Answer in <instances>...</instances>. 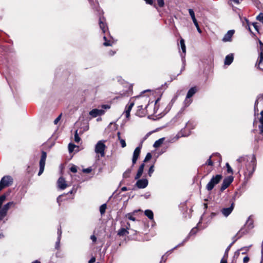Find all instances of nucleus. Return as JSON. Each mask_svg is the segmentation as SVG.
<instances>
[{"label":"nucleus","instance_id":"f257e3e1","mask_svg":"<svg viewBox=\"0 0 263 263\" xmlns=\"http://www.w3.org/2000/svg\"><path fill=\"white\" fill-rule=\"evenodd\" d=\"M6 198V195L3 194L0 196V220H2L7 215V212L11 206H14L15 203L13 202H9L2 206L3 202Z\"/></svg>","mask_w":263,"mask_h":263},{"label":"nucleus","instance_id":"f03ea898","mask_svg":"<svg viewBox=\"0 0 263 263\" xmlns=\"http://www.w3.org/2000/svg\"><path fill=\"white\" fill-rule=\"evenodd\" d=\"M253 219L252 218V216H250L243 227L235 235V237H238V238H241L244 235L249 233V232L254 228L253 225Z\"/></svg>","mask_w":263,"mask_h":263},{"label":"nucleus","instance_id":"7ed1b4c3","mask_svg":"<svg viewBox=\"0 0 263 263\" xmlns=\"http://www.w3.org/2000/svg\"><path fill=\"white\" fill-rule=\"evenodd\" d=\"M256 166V158L255 156H252L250 162L246 164V169L244 171V175L245 178L249 179L252 176Z\"/></svg>","mask_w":263,"mask_h":263},{"label":"nucleus","instance_id":"20e7f679","mask_svg":"<svg viewBox=\"0 0 263 263\" xmlns=\"http://www.w3.org/2000/svg\"><path fill=\"white\" fill-rule=\"evenodd\" d=\"M222 179V176L220 174L213 176L206 186V190L209 191H211L215 185L219 183Z\"/></svg>","mask_w":263,"mask_h":263},{"label":"nucleus","instance_id":"39448f33","mask_svg":"<svg viewBox=\"0 0 263 263\" xmlns=\"http://www.w3.org/2000/svg\"><path fill=\"white\" fill-rule=\"evenodd\" d=\"M13 182V179L10 176H4L0 181V192L4 188L11 185Z\"/></svg>","mask_w":263,"mask_h":263},{"label":"nucleus","instance_id":"423d86ee","mask_svg":"<svg viewBox=\"0 0 263 263\" xmlns=\"http://www.w3.org/2000/svg\"><path fill=\"white\" fill-rule=\"evenodd\" d=\"M106 146L104 143V141H99L95 146V152L97 154H100L101 157L105 156V149Z\"/></svg>","mask_w":263,"mask_h":263},{"label":"nucleus","instance_id":"0eeeda50","mask_svg":"<svg viewBox=\"0 0 263 263\" xmlns=\"http://www.w3.org/2000/svg\"><path fill=\"white\" fill-rule=\"evenodd\" d=\"M47 158V154L45 152L42 151L41 159L39 162L40 170L38 175L40 176L43 173L45 165V161Z\"/></svg>","mask_w":263,"mask_h":263},{"label":"nucleus","instance_id":"6e6552de","mask_svg":"<svg viewBox=\"0 0 263 263\" xmlns=\"http://www.w3.org/2000/svg\"><path fill=\"white\" fill-rule=\"evenodd\" d=\"M233 181V177L232 176H229L226 178H225L222 182V183L221 184V187H220V191H223L224 190H226L232 182Z\"/></svg>","mask_w":263,"mask_h":263},{"label":"nucleus","instance_id":"1a4fd4ad","mask_svg":"<svg viewBox=\"0 0 263 263\" xmlns=\"http://www.w3.org/2000/svg\"><path fill=\"white\" fill-rule=\"evenodd\" d=\"M141 146H142V145L141 146L137 147L135 148V149L134 150V152L133 153V158H132L133 165H134L136 163V162L139 157Z\"/></svg>","mask_w":263,"mask_h":263},{"label":"nucleus","instance_id":"9d476101","mask_svg":"<svg viewBox=\"0 0 263 263\" xmlns=\"http://www.w3.org/2000/svg\"><path fill=\"white\" fill-rule=\"evenodd\" d=\"M189 14H190V16L192 17V19L193 20V22L195 26H196V27L197 28V30L198 32L199 33H201V30L200 29V28L199 27V26L198 25V23L197 22V21L196 18H195V13H194V12L193 10L192 9H189Z\"/></svg>","mask_w":263,"mask_h":263},{"label":"nucleus","instance_id":"9b49d317","mask_svg":"<svg viewBox=\"0 0 263 263\" xmlns=\"http://www.w3.org/2000/svg\"><path fill=\"white\" fill-rule=\"evenodd\" d=\"M234 208V203L232 202L229 208H223L221 210V212L225 217H228L233 211Z\"/></svg>","mask_w":263,"mask_h":263},{"label":"nucleus","instance_id":"f8f14e48","mask_svg":"<svg viewBox=\"0 0 263 263\" xmlns=\"http://www.w3.org/2000/svg\"><path fill=\"white\" fill-rule=\"evenodd\" d=\"M105 113V111L103 109H93L89 112V115L95 118L98 116H102L104 115Z\"/></svg>","mask_w":263,"mask_h":263},{"label":"nucleus","instance_id":"ddd939ff","mask_svg":"<svg viewBox=\"0 0 263 263\" xmlns=\"http://www.w3.org/2000/svg\"><path fill=\"white\" fill-rule=\"evenodd\" d=\"M136 185L139 189L145 188L148 185V180L146 179H139Z\"/></svg>","mask_w":263,"mask_h":263},{"label":"nucleus","instance_id":"4468645a","mask_svg":"<svg viewBox=\"0 0 263 263\" xmlns=\"http://www.w3.org/2000/svg\"><path fill=\"white\" fill-rule=\"evenodd\" d=\"M58 186L61 190H64L68 186L66 183L65 179L63 177H60L57 181Z\"/></svg>","mask_w":263,"mask_h":263},{"label":"nucleus","instance_id":"2eb2a0df","mask_svg":"<svg viewBox=\"0 0 263 263\" xmlns=\"http://www.w3.org/2000/svg\"><path fill=\"white\" fill-rule=\"evenodd\" d=\"M62 229L61 227L60 226L59 228L58 229V238H57V241L55 242V248L57 250H59L60 247V241L61 239L62 236Z\"/></svg>","mask_w":263,"mask_h":263},{"label":"nucleus","instance_id":"dca6fc26","mask_svg":"<svg viewBox=\"0 0 263 263\" xmlns=\"http://www.w3.org/2000/svg\"><path fill=\"white\" fill-rule=\"evenodd\" d=\"M234 33V30H231L227 32V33L224 35L222 39V41L224 42H230L231 41L232 37L233 36Z\"/></svg>","mask_w":263,"mask_h":263},{"label":"nucleus","instance_id":"f3484780","mask_svg":"<svg viewBox=\"0 0 263 263\" xmlns=\"http://www.w3.org/2000/svg\"><path fill=\"white\" fill-rule=\"evenodd\" d=\"M105 19L103 17H100L99 18V26L102 32L105 33V32L108 30V28L106 24L104 22Z\"/></svg>","mask_w":263,"mask_h":263},{"label":"nucleus","instance_id":"a211bd4d","mask_svg":"<svg viewBox=\"0 0 263 263\" xmlns=\"http://www.w3.org/2000/svg\"><path fill=\"white\" fill-rule=\"evenodd\" d=\"M144 166H145V164H144V163H143L139 166V167L138 168V172H137V174H136V175L135 176V179L136 180L138 179L142 176V173L143 172V170H144Z\"/></svg>","mask_w":263,"mask_h":263},{"label":"nucleus","instance_id":"6ab92c4d","mask_svg":"<svg viewBox=\"0 0 263 263\" xmlns=\"http://www.w3.org/2000/svg\"><path fill=\"white\" fill-rule=\"evenodd\" d=\"M262 62H263V49L261 50V51L259 54L258 60L255 66L257 67V68L258 69L263 70V68L259 67V65Z\"/></svg>","mask_w":263,"mask_h":263},{"label":"nucleus","instance_id":"aec40b11","mask_svg":"<svg viewBox=\"0 0 263 263\" xmlns=\"http://www.w3.org/2000/svg\"><path fill=\"white\" fill-rule=\"evenodd\" d=\"M233 242L227 247V248L226 249V251H225V252H224V257H226V258H228V252L230 250L231 247H232V246L236 242V241L239 239V238H238V237H235V236L233 237Z\"/></svg>","mask_w":263,"mask_h":263},{"label":"nucleus","instance_id":"412c9836","mask_svg":"<svg viewBox=\"0 0 263 263\" xmlns=\"http://www.w3.org/2000/svg\"><path fill=\"white\" fill-rule=\"evenodd\" d=\"M233 59L234 58L232 54L227 55L224 60V64L230 65L232 63Z\"/></svg>","mask_w":263,"mask_h":263},{"label":"nucleus","instance_id":"4be33fe9","mask_svg":"<svg viewBox=\"0 0 263 263\" xmlns=\"http://www.w3.org/2000/svg\"><path fill=\"white\" fill-rule=\"evenodd\" d=\"M261 117L259 119L260 125H259V133L263 136V110L260 112Z\"/></svg>","mask_w":263,"mask_h":263},{"label":"nucleus","instance_id":"5701e85b","mask_svg":"<svg viewBox=\"0 0 263 263\" xmlns=\"http://www.w3.org/2000/svg\"><path fill=\"white\" fill-rule=\"evenodd\" d=\"M196 92V87H192L190 88L186 95V98H190L192 97Z\"/></svg>","mask_w":263,"mask_h":263},{"label":"nucleus","instance_id":"b1692460","mask_svg":"<svg viewBox=\"0 0 263 263\" xmlns=\"http://www.w3.org/2000/svg\"><path fill=\"white\" fill-rule=\"evenodd\" d=\"M144 214L149 219L152 220L154 218V214L152 210H146L144 211Z\"/></svg>","mask_w":263,"mask_h":263},{"label":"nucleus","instance_id":"393cba45","mask_svg":"<svg viewBox=\"0 0 263 263\" xmlns=\"http://www.w3.org/2000/svg\"><path fill=\"white\" fill-rule=\"evenodd\" d=\"M164 138H160L159 140L156 141L153 145V146L155 148H157L160 146V145L163 143L164 141Z\"/></svg>","mask_w":263,"mask_h":263},{"label":"nucleus","instance_id":"a878e982","mask_svg":"<svg viewBox=\"0 0 263 263\" xmlns=\"http://www.w3.org/2000/svg\"><path fill=\"white\" fill-rule=\"evenodd\" d=\"M237 161L240 163H246L249 161V157L247 156L239 157Z\"/></svg>","mask_w":263,"mask_h":263},{"label":"nucleus","instance_id":"bb28decb","mask_svg":"<svg viewBox=\"0 0 263 263\" xmlns=\"http://www.w3.org/2000/svg\"><path fill=\"white\" fill-rule=\"evenodd\" d=\"M128 234V232L125 228L120 229L118 232V235L119 236H124Z\"/></svg>","mask_w":263,"mask_h":263},{"label":"nucleus","instance_id":"cd10ccee","mask_svg":"<svg viewBox=\"0 0 263 263\" xmlns=\"http://www.w3.org/2000/svg\"><path fill=\"white\" fill-rule=\"evenodd\" d=\"M180 46L182 52L185 54L186 53V47L184 43V41L182 39L180 40Z\"/></svg>","mask_w":263,"mask_h":263},{"label":"nucleus","instance_id":"c85d7f7f","mask_svg":"<svg viewBox=\"0 0 263 263\" xmlns=\"http://www.w3.org/2000/svg\"><path fill=\"white\" fill-rule=\"evenodd\" d=\"M131 172H132L131 168H128L127 170H126V171L123 174V177L124 178H127L129 177Z\"/></svg>","mask_w":263,"mask_h":263},{"label":"nucleus","instance_id":"c756f323","mask_svg":"<svg viewBox=\"0 0 263 263\" xmlns=\"http://www.w3.org/2000/svg\"><path fill=\"white\" fill-rule=\"evenodd\" d=\"M106 209V204H103L101 205L100 207V212L101 215H103L105 212V210Z\"/></svg>","mask_w":263,"mask_h":263},{"label":"nucleus","instance_id":"7c9ffc66","mask_svg":"<svg viewBox=\"0 0 263 263\" xmlns=\"http://www.w3.org/2000/svg\"><path fill=\"white\" fill-rule=\"evenodd\" d=\"M125 217L130 220H136V218L133 216V213H127V214H126Z\"/></svg>","mask_w":263,"mask_h":263},{"label":"nucleus","instance_id":"2f4dec72","mask_svg":"<svg viewBox=\"0 0 263 263\" xmlns=\"http://www.w3.org/2000/svg\"><path fill=\"white\" fill-rule=\"evenodd\" d=\"M197 232V229L196 228H194L193 229H192V230L191 231L190 233H189V236H187V237L184 240V241H187L188 238L192 235H194V234H195Z\"/></svg>","mask_w":263,"mask_h":263},{"label":"nucleus","instance_id":"473e14b6","mask_svg":"<svg viewBox=\"0 0 263 263\" xmlns=\"http://www.w3.org/2000/svg\"><path fill=\"white\" fill-rule=\"evenodd\" d=\"M134 102H129L128 103V104L125 107V108L127 109V110H128L129 111H131L133 107L134 106Z\"/></svg>","mask_w":263,"mask_h":263},{"label":"nucleus","instance_id":"72a5a7b5","mask_svg":"<svg viewBox=\"0 0 263 263\" xmlns=\"http://www.w3.org/2000/svg\"><path fill=\"white\" fill-rule=\"evenodd\" d=\"M80 141V138L79 136L78 133V130H76L74 133V141L77 143H79Z\"/></svg>","mask_w":263,"mask_h":263},{"label":"nucleus","instance_id":"f704fd0d","mask_svg":"<svg viewBox=\"0 0 263 263\" xmlns=\"http://www.w3.org/2000/svg\"><path fill=\"white\" fill-rule=\"evenodd\" d=\"M257 20L263 24V13H260L256 17Z\"/></svg>","mask_w":263,"mask_h":263},{"label":"nucleus","instance_id":"c9c22d12","mask_svg":"<svg viewBox=\"0 0 263 263\" xmlns=\"http://www.w3.org/2000/svg\"><path fill=\"white\" fill-rule=\"evenodd\" d=\"M76 145L72 143H69L68 145V150L70 153H71L73 151Z\"/></svg>","mask_w":263,"mask_h":263},{"label":"nucleus","instance_id":"e433bc0d","mask_svg":"<svg viewBox=\"0 0 263 263\" xmlns=\"http://www.w3.org/2000/svg\"><path fill=\"white\" fill-rule=\"evenodd\" d=\"M104 40H105L104 43H103V45L105 46H111V44L110 43V42L109 41H107L106 39V37L105 36H104L103 37Z\"/></svg>","mask_w":263,"mask_h":263},{"label":"nucleus","instance_id":"4c0bfd02","mask_svg":"<svg viewBox=\"0 0 263 263\" xmlns=\"http://www.w3.org/2000/svg\"><path fill=\"white\" fill-rule=\"evenodd\" d=\"M152 158V155L150 153H148L144 160V162H147Z\"/></svg>","mask_w":263,"mask_h":263},{"label":"nucleus","instance_id":"58836bf2","mask_svg":"<svg viewBox=\"0 0 263 263\" xmlns=\"http://www.w3.org/2000/svg\"><path fill=\"white\" fill-rule=\"evenodd\" d=\"M154 165H152L149 168L148 172V174L149 176H150V177L152 176V174L154 172Z\"/></svg>","mask_w":263,"mask_h":263},{"label":"nucleus","instance_id":"ea45409f","mask_svg":"<svg viewBox=\"0 0 263 263\" xmlns=\"http://www.w3.org/2000/svg\"><path fill=\"white\" fill-rule=\"evenodd\" d=\"M227 172L228 173H233V170L228 163H226Z\"/></svg>","mask_w":263,"mask_h":263},{"label":"nucleus","instance_id":"a19ab883","mask_svg":"<svg viewBox=\"0 0 263 263\" xmlns=\"http://www.w3.org/2000/svg\"><path fill=\"white\" fill-rule=\"evenodd\" d=\"M119 141L121 144V147L122 148H124L126 146V144L125 140L121 139L120 141Z\"/></svg>","mask_w":263,"mask_h":263},{"label":"nucleus","instance_id":"79ce46f5","mask_svg":"<svg viewBox=\"0 0 263 263\" xmlns=\"http://www.w3.org/2000/svg\"><path fill=\"white\" fill-rule=\"evenodd\" d=\"M157 2L159 7H162L164 6V2L163 0H157Z\"/></svg>","mask_w":263,"mask_h":263},{"label":"nucleus","instance_id":"37998d69","mask_svg":"<svg viewBox=\"0 0 263 263\" xmlns=\"http://www.w3.org/2000/svg\"><path fill=\"white\" fill-rule=\"evenodd\" d=\"M205 164H207L208 165L212 166L213 165V162L211 160V157H210L208 160H207L206 162L205 163Z\"/></svg>","mask_w":263,"mask_h":263},{"label":"nucleus","instance_id":"c03bdc74","mask_svg":"<svg viewBox=\"0 0 263 263\" xmlns=\"http://www.w3.org/2000/svg\"><path fill=\"white\" fill-rule=\"evenodd\" d=\"M70 170L72 173H76L77 172V167L75 165H73L70 168Z\"/></svg>","mask_w":263,"mask_h":263},{"label":"nucleus","instance_id":"a18cd8bd","mask_svg":"<svg viewBox=\"0 0 263 263\" xmlns=\"http://www.w3.org/2000/svg\"><path fill=\"white\" fill-rule=\"evenodd\" d=\"M62 114H61L54 121V124H57L59 121L61 120Z\"/></svg>","mask_w":263,"mask_h":263},{"label":"nucleus","instance_id":"49530a36","mask_svg":"<svg viewBox=\"0 0 263 263\" xmlns=\"http://www.w3.org/2000/svg\"><path fill=\"white\" fill-rule=\"evenodd\" d=\"M252 25L254 27V28H255V29L258 32L259 31V27H258V23H253L252 24Z\"/></svg>","mask_w":263,"mask_h":263},{"label":"nucleus","instance_id":"de8ad7c7","mask_svg":"<svg viewBox=\"0 0 263 263\" xmlns=\"http://www.w3.org/2000/svg\"><path fill=\"white\" fill-rule=\"evenodd\" d=\"M130 111L127 110L126 108L124 111V113L125 114V116L127 118H128L130 116Z\"/></svg>","mask_w":263,"mask_h":263},{"label":"nucleus","instance_id":"09e8293b","mask_svg":"<svg viewBox=\"0 0 263 263\" xmlns=\"http://www.w3.org/2000/svg\"><path fill=\"white\" fill-rule=\"evenodd\" d=\"M258 103V100H256L255 102V104H254V111H255V113L256 112V111H258V109L257 108V104Z\"/></svg>","mask_w":263,"mask_h":263},{"label":"nucleus","instance_id":"8fccbe9b","mask_svg":"<svg viewBox=\"0 0 263 263\" xmlns=\"http://www.w3.org/2000/svg\"><path fill=\"white\" fill-rule=\"evenodd\" d=\"M91 171V168L89 167L83 170V172L89 173Z\"/></svg>","mask_w":263,"mask_h":263},{"label":"nucleus","instance_id":"3c124183","mask_svg":"<svg viewBox=\"0 0 263 263\" xmlns=\"http://www.w3.org/2000/svg\"><path fill=\"white\" fill-rule=\"evenodd\" d=\"M110 107V106L109 105L105 104V105H102V108L103 109H109Z\"/></svg>","mask_w":263,"mask_h":263},{"label":"nucleus","instance_id":"603ef678","mask_svg":"<svg viewBox=\"0 0 263 263\" xmlns=\"http://www.w3.org/2000/svg\"><path fill=\"white\" fill-rule=\"evenodd\" d=\"M249 260V257L248 256H245L244 258H243V263H247Z\"/></svg>","mask_w":263,"mask_h":263},{"label":"nucleus","instance_id":"864d4df0","mask_svg":"<svg viewBox=\"0 0 263 263\" xmlns=\"http://www.w3.org/2000/svg\"><path fill=\"white\" fill-rule=\"evenodd\" d=\"M220 263H227V258L223 257L221 259Z\"/></svg>","mask_w":263,"mask_h":263},{"label":"nucleus","instance_id":"5fc2aeb1","mask_svg":"<svg viewBox=\"0 0 263 263\" xmlns=\"http://www.w3.org/2000/svg\"><path fill=\"white\" fill-rule=\"evenodd\" d=\"M90 239L92 240L93 242H96L97 240V238L95 235H91L90 237Z\"/></svg>","mask_w":263,"mask_h":263},{"label":"nucleus","instance_id":"6e6d98bb","mask_svg":"<svg viewBox=\"0 0 263 263\" xmlns=\"http://www.w3.org/2000/svg\"><path fill=\"white\" fill-rule=\"evenodd\" d=\"M146 4L152 5L153 4V0H144Z\"/></svg>","mask_w":263,"mask_h":263},{"label":"nucleus","instance_id":"4d7b16f0","mask_svg":"<svg viewBox=\"0 0 263 263\" xmlns=\"http://www.w3.org/2000/svg\"><path fill=\"white\" fill-rule=\"evenodd\" d=\"M62 196V195H60V196H59L57 198V202H58V203H59V205L60 204V202L61 201V196Z\"/></svg>","mask_w":263,"mask_h":263},{"label":"nucleus","instance_id":"13d9d810","mask_svg":"<svg viewBox=\"0 0 263 263\" xmlns=\"http://www.w3.org/2000/svg\"><path fill=\"white\" fill-rule=\"evenodd\" d=\"M96 258L95 257H92L89 260L88 263H93L95 261Z\"/></svg>","mask_w":263,"mask_h":263},{"label":"nucleus","instance_id":"bf43d9fd","mask_svg":"<svg viewBox=\"0 0 263 263\" xmlns=\"http://www.w3.org/2000/svg\"><path fill=\"white\" fill-rule=\"evenodd\" d=\"M31 171H32V168L30 166H29L27 169V172L28 174H30L31 172Z\"/></svg>","mask_w":263,"mask_h":263},{"label":"nucleus","instance_id":"052dcab7","mask_svg":"<svg viewBox=\"0 0 263 263\" xmlns=\"http://www.w3.org/2000/svg\"><path fill=\"white\" fill-rule=\"evenodd\" d=\"M231 2H234L235 4H239L240 3H239V0H230Z\"/></svg>","mask_w":263,"mask_h":263},{"label":"nucleus","instance_id":"680f3d73","mask_svg":"<svg viewBox=\"0 0 263 263\" xmlns=\"http://www.w3.org/2000/svg\"><path fill=\"white\" fill-rule=\"evenodd\" d=\"M127 190V188L125 186H124V187H122L121 188V191L124 192V191H126Z\"/></svg>","mask_w":263,"mask_h":263},{"label":"nucleus","instance_id":"e2e57ef3","mask_svg":"<svg viewBox=\"0 0 263 263\" xmlns=\"http://www.w3.org/2000/svg\"><path fill=\"white\" fill-rule=\"evenodd\" d=\"M191 124V123L190 122H188L186 124V127L187 128H189Z\"/></svg>","mask_w":263,"mask_h":263},{"label":"nucleus","instance_id":"0e129e2a","mask_svg":"<svg viewBox=\"0 0 263 263\" xmlns=\"http://www.w3.org/2000/svg\"><path fill=\"white\" fill-rule=\"evenodd\" d=\"M150 133H147L145 136V137H144L143 138V141L145 140L148 137V136L149 135Z\"/></svg>","mask_w":263,"mask_h":263},{"label":"nucleus","instance_id":"69168bd1","mask_svg":"<svg viewBox=\"0 0 263 263\" xmlns=\"http://www.w3.org/2000/svg\"><path fill=\"white\" fill-rule=\"evenodd\" d=\"M90 3L91 5H92V4L94 3V0H88Z\"/></svg>","mask_w":263,"mask_h":263},{"label":"nucleus","instance_id":"338daca9","mask_svg":"<svg viewBox=\"0 0 263 263\" xmlns=\"http://www.w3.org/2000/svg\"><path fill=\"white\" fill-rule=\"evenodd\" d=\"M261 253L263 254V241L261 244Z\"/></svg>","mask_w":263,"mask_h":263},{"label":"nucleus","instance_id":"774afa93","mask_svg":"<svg viewBox=\"0 0 263 263\" xmlns=\"http://www.w3.org/2000/svg\"><path fill=\"white\" fill-rule=\"evenodd\" d=\"M34 263H41V262L36 260L34 261Z\"/></svg>","mask_w":263,"mask_h":263}]
</instances>
